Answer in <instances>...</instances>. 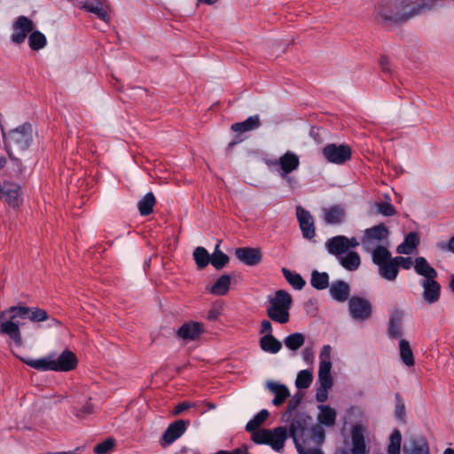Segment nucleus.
Instances as JSON below:
<instances>
[{
    "label": "nucleus",
    "instance_id": "obj_51",
    "mask_svg": "<svg viewBox=\"0 0 454 454\" xmlns=\"http://www.w3.org/2000/svg\"><path fill=\"white\" fill-rule=\"evenodd\" d=\"M332 387V385H322L320 384L317 389L316 399L319 403H325L328 397V390Z\"/></svg>",
    "mask_w": 454,
    "mask_h": 454
},
{
    "label": "nucleus",
    "instance_id": "obj_60",
    "mask_svg": "<svg viewBox=\"0 0 454 454\" xmlns=\"http://www.w3.org/2000/svg\"><path fill=\"white\" fill-rule=\"evenodd\" d=\"M283 180H285L292 188L296 184L294 177L291 176L293 172H279Z\"/></svg>",
    "mask_w": 454,
    "mask_h": 454
},
{
    "label": "nucleus",
    "instance_id": "obj_25",
    "mask_svg": "<svg viewBox=\"0 0 454 454\" xmlns=\"http://www.w3.org/2000/svg\"><path fill=\"white\" fill-rule=\"evenodd\" d=\"M300 164V159L297 154L291 151H287L278 160L270 161L269 166L278 167L279 166L280 170H296Z\"/></svg>",
    "mask_w": 454,
    "mask_h": 454
},
{
    "label": "nucleus",
    "instance_id": "obj_7",
    "mask_svg": "<svg viewBox=\"0 0 454 454\" xmlns=\"http://www.w3.org/2000/svg\"><path fill=\"white\" fill-rule=\"evenodd\" d=\"M269 306L267 316L275 323L286 324L290 320V309L293 304L291 294L280 289L275 292L274 296L268 298Z\"/></svg>",
    "mask_w": 454,
    "mask_h": 454
},
{
    "label": "nucleus",
    "instance_id": "obj_53",
    "mask_svg": "<svg viewBox=\"0 0 454 454\" xmlns=\"http://www.w3.org/2000/svg\"><path fill=\"white\" fill-rule=\"evenodd\" d=\"M223 310L222 305H214L212 306L207 314V319L209 321H215L218 317L221 315Z\"/></svg>",
    "mask_w": 454,
    "mask_h": 454
},
{
    "label": "nucleus",
    "instance_id": "obj_64",
    "mask_svg": "<svg viewBox=\"0 0 454 454\" xmlns=\"http://www.w3.org/2000/svg\"><path fill=\"white\" fill-rule=\"evenodd\" d=\"M443 454H454V450L453 449H450V448H447Z\"/></svg>",
    "mask_w": 454,
    "mask_h": 454
},
{
    "label": "nucleus",
    "instance_id": "obj_62",
    "mask_svg": "<svg viewBox=\"0 0 454 454\" xmlns=\"http://www.w3.org/2000/svg\"><path fill=\"white\" fill-rule=\"evenodd\" d=\"M244 452V450H243ZM242 450H240V447L234 449L233 450H219L216 454H241Z\"/></svg>",
    "mask_w": 454,
    "mask_h": 454
},
{
    "label": "nucleus",
    "instance_id": "obj_36",
    "mask_svg": "<svg viewBox=\"0 0 454 454\" xmlns=\"http://www.w3.org/2000/svg\"><path fill=\"white\" fill-rule=\"evenodd\" d=\"M310 285L317 290H324L329 286V275L326 272L312 270Z\"/></svg>",
    "mask_w": 454,
    "mask_h": 454
},
{
    "label": "nucleus",
    "instance_id": "obj_24",
    "mask_svg": "<svg viewBox=\"0 0 454 454\" xmlns=\"http://www.w3.org/2000/svg\"><path fill=\"white\" fill-rule=\"evenodd\" d=\"M329 294L335 301L345 302L348 300L350 286L344 280H336L329 286Z\"/></svg>",
    "mask_w": 454,
    "mask_h": 454
},
{
    "label": "nucleus",
    "instance_id": "obj_18",
    "mask_svg": "<svg viewBox=\"0 0 454 454\" xmlns=\"http://www.w3.org/2000/svg\"><path fill=\"white\" fill-rule=\"evenodd\" d=\"M420 285L423 288L422 297L427 304H434L438 301L441 294V286L433 279H422Z\"/></svg>",
    "mask_w": 454,
    "mask_h": 454
},
{
    "label": "nucleus",
    "instance_id": "obj_52",
    "mask_svg": "<svg viewBox=\"0 0 454 454\" xmlns=\"http://www.w3.org/2000/svg\"><path fill=\"white\" fill-rule=\"evenodd\" d=\"M397 268H403V270H410L414 268V261L411 257L395 256Z\"/></svg>",
    "mask_w": 454,
    "mask_h": 454
},
{
    "label": "nucleus",
    "instance_id": "obj_34",
    "mask_svg": "<svg viewBox=\"0 0 454 454\" xmlns=\"http://www.w3.org/2000/svg\"><path fill=\"white\" fill-rule=\"evenodd\" d=\"M403 335L402 318L398 314L391 315L388 321L387 336L390 339L401 338Z\"/></svg>",
    "mask_w": 454,
    "mask_h": 454
},
{
    "label": "nucleus",
    "instance_id": "obj_32",
    "mask_svg": "<svg viewBox=\"0 0 454 454\" xmlns=\"http://www.w3.org/2000/svg\"><path fill=\"white\" fill-rule=\"evenodd\" d=\"M260 348L266 353L277 354L282 348V342L273 334H265L260 339Z\"/></svg>",
    "mask_w": 454,
    "mask_h": 454
},
{
    "label": "nucleus",
    "instance_id": "obj_39",
    "mask_svg": "<svg viewBox=\"0 0 454 454\" xmlns=\"http://www.w3.org/2000/svg\"><path fill=\"white\" fill-rule=\"evenodd\" d=\"M304 342L305 336L301 333H291L284 339L285 346L292 351L298 350L303 346Z\"/></svg>",
    "mask_w": 454,
    "mask_h": 454
},
{
    "label": "nucleus",
    "instance_id": "obj_49",
    "mask_svg": "<svg viewBox=\"0 0 454 454\" xmlns=\"http://www.w3.org/2000/svg\"><path fill=\"white\" fill-rule=\"evenodd\" d=\"M302 399V395L295 394L288 403L287 410L282 415V419L286 422H288L292 413L296 410L299 406Z\"/></svg>",
    "mask_w": 454,
    "mask_h": 454
},
{
    "label": "nucleus",
    "instance_id": "obj_9",
    "mask_svg": "<svg viewBox=\"0 0 454 454\" xmlns=\"http://www.w3.org/2000/svg\"><path fill=\"white\" fill-rule=\"evenodd\" d=\"M372 259L373 264L378 267V274L387 281H395L397 278L399 270L395 257L391 256L390 251H380Z\"/></svg>",
    "mask_w": 454,
    "mask_h": 454
},
{
    "label": "nucleus",
    "instance_id": "obj_41",
    "mask_svg": "<svg viewBox=\"0 0 454 454\" xmlns=\"http://www.w3.org/2000/svg\"><path fill=\"white\" fill-rule=\"evenodd\" d=\"M332 369V362H319V369H318V380L322 385H332L333 386V378L331 375Z\"/></svg>",
    "mask_w": 454,
    "mask_h": 454
},
{
    "label": "nucleus",
    "instance_id": "obj_8",
    "mask_svg": "<svg viewBox=\"0 0 454 454\" xmlns=\"http://www.w3.org/2000/svg\"><path fill=\"white\" fill-rule=\"evenodd\" d=\"M0 200L12 208H18L23 203L21 185L9 180L4 172H0Z\"/></svg>",
    "mask_w": 454,
    "mask_h": 454
},
{
    "label": "nucleus",
    "instance_id": "obj_15",
    "mask_svg": "<svg viewBox=\"0 0 454 454\" xmlns=\"http://www.w3.org/2000/svg\"><path fill=\"white\" fill-rule=\"evenodd\" d=\"M366 429L364 426L356 424L351 427L350 437L351 447L350 454H369L370 448L365 442Z\"/></svg>",
    "mask_w": 454,
    "mask_h": 454
},
{
    "label": "nucleus",
    "instance_id": "obj_33",
    "mask_svg": "<svg viewBox=\"0 0 454 454\" xmlns=\"http://www.w3.org/2000/svg\"><path fill=\"white\" fill-rule=\"evenodd\" d=\"M399 355L401 361L403 364L408 367H411L414 365V356L412 350L411 348L409 341L404 339H400L399 340Z\"/></svg>",
    "mask_w": 454,
    "mask_h": 454
},
{
    "label": "nucleus",
    "instance_id": "obj_6",
    "mask_svg": "<svg viewBox=\"0 0 454 454\" xmlns=\"http://www.w3.org/2000/svg\"><path fill=\"white\" fill-rule=\"evenodd\" d=\"M389 231L384 223H379L364 231L361 246L364 252L370 254L372 259L380 251H389Z\"/></svg>",
    "mask_w": 454,
    "mask_h": 454
},
{
    "label": "nucleus",
    "instance_id": "obj_38",
    "mask_svg": "<svg viewBox=\"0 0 454 454\" xmlns=\"http://www.w3.org/2000/svg\"><path fill=\"white\" fill-rule=\"evenodd\" d=\"M282 273L286 280L296 290H301L304 287L306 282L302 277L296 272H293L286 268L282 269Z\"/></svg>",
    "mask_w": 454,
    "mask_h": 454
},
{
    "label": "nucleus",
    "instance_id": "obj_59",
    "mask_svg": "<svg viewBox=\"0 0 454 454\" xmlns=\"http://www.w3.org/2000/svg\"><path fill=\"white\" fill-rule=\"evenodd\" d=\"M261 333L272 334V325L269 320H262L261 323Z\"/></svg>",
    "mask_w": 454,
    "mask_h": 454
},
{
    "label": "nucleus",
    "instance_id": "obj_3",
    "mask_svg": "<svg viewBox=\"0 0 454 454\" xmlns=\"http://www.w3.org/2000/svg\"><path fill=\"white\" fill-rule=\"evenodd\" d=\"M297 413L291 419L289 426L291 425L293 419L299 415ZM307 415L306 413H304ZM270 413L268 410L262 409L256 415L254 416L246 425V430L249 433H252L251 440L255 444H266L271 447V449L277 452H282L285 447L286 440L287 439L288 433H290V427H288V431L284 427H278L274 429H266L259 427L265 422L268 419Z\"/></svg>",
    "mask_w": 454,
    "mask_h": 454
},
{
    "label": "nucleus",
    "instance_id": "obj_1",
    "mask_svg": "<svg viewBox=\"0 0 454 454\" xmlns=\"http://www.w3.org/2000/svg\"><path fill=\"white\" fill-rule=\"evenodd\" d=\"M439 0H387L376 6V20L384 27L400 25L437 5Z\"/></svg>",
    "mask_w": 454,
    "mask_h": 454
},
{
    "label": "nucleus",
    "instance_id": "obj_22",
    "mask_svg": "<svg viewBox=\"0 0 454 454\" xmlns=\"http://www.w3.org/2000/svg\"><path fill=\"white\" fill-rule=\"evenodd\" d=\"M346 212L340 205H332L323 208V219L329 225H339L344 222Z\"/></svg>",
    "mask_w": 454,
    "mask_h": 454
},
{
    "label": "nucleus",
    "instance_id": "obj_2",
    "mask_svg": "<svg viewBox=\"0 0 454 454\" xmlns=\"http://www.w3.org/2000/svg\"><path fill=\"white\" fill-rule=\"evenodd\" d=\"M309 415L299 414L290 425V433L299 454H323L318 446L325 440V431L318 426H311Z\"/></svg>",
    "mask_w": 454,
    "mask_h": 454
},
{
    "label": "nucleus",
    "instance_id": "obj_16",
    "mask_svg": "<svg viewBox=\"0 0 454 454\" xmlns=\"http://www.w3.org/2000/svg\"><path fill=\"white\" fill-rule=\"evenodd\" d=\"M79 8L94 14L98 19L108 22V5L106 0H84L79 3Z\"/></svg>",
    "mask_w": 454,
    "mask_h": 454
},
{
    "label": "nucleus",
    "instance_id": "obj_40",
    "mask_svg": "<svg viewBox=\"0 0 454 454\" xmlns=\"http://www.w3.org/2000/svg\"><path fill=\"white\" fill-rule=\"evenodd\" d=\"M47 44L45 35L39 30H33L28 35V45L33 51H39Z\"/></svg>",
    "mask_w": 454,
    "mask_h": 454
},
{
    "label": "nucleus",
    "instance_id": "obj_42",
    "mask_svg": "<svg viewBox=\"0 0 454 454\" xmlns=\"http://www.w3.org/2000/svg\"><path fill=\"white\" fill-rule=\"evenodd\" d=\"M193 258L199 269H204L211 263V255L202 247H198L193 251Z\"/></svg>",
    "mask_w": 454,
    "mask_h": 454
},
{
    "label": "nucleus",
    "instance_id": "obj_5",
    "mask_svg": "<svg viewBox=\"0 0 454 454\" xmlns=\"http://www.w3.org/2000/svg\"><path fill=\"white\" fill-rule=\"evenodd\" d=\"M3 138L9 157L15 160L16 166H20L19 159L14 157V152H23L27 150L33 141V128L28 122H25L6 134L2 129Z\"/></svg>",
    "mask_w": 454,
    "mask_h": 454
},
{
    "label": "nucleus",
    "instance_id": "obj_28",
    "mask_svg": "<svg viewBox=\"0 0 454 454\" xmlns=\"http://www.w3.org/2000/svg\"><path fill=\"white\" fill-rule=\"evenodd\" d=\"M319 413L317 415V421L320 425L330 427L334 426L337 417L336 411L329 405H318Z\"/></svg>",
    "mask_w": 454,
    "mask_h": 454
},
{
    "label": "nucleus",
    "instance_id": "obj_12",
    "mask_svg": "<svg viewBox=\"0 0 454 454\" xmlns=\"http://www.w3.org/2000/svg\"><path fill=\"white\" fill-rule=\"evenodd\" d=\"M35 24L32 20L27 16H19L12 23V34L11 35V41L16 45H20L25 42L27 37L34 30Z\"/></svg>",
    "mask_w": 454,
    "mask_h": 454
},
{
    "label": "nucleus",
    "instance_id": "obj_23",
    "mask_svg": "<svg viewBox=\"0 0 454 454\" xmlns=\"http://www.w3.org/2000/svg\"><path fill=\"white\" fill-rule=\"evenodd\" d=\"M339 264L348 271H356L361 265V257L356 251H348L333 255Z\"/></svg>",
    "mask_w": 454,
    "mask_h": 454
},
{
    "label": "nucleus",
    "instance_id": "obj_48",
    "mask_svg": "<svg viewBox=\"0 0 454 454\" xmlns=\"http://www.w3.org/2000/svg\"><path fill=\"white\" fill-rule=\"evenodd\" d=\"M115 446V440L113 437H108L103 442L98 443L93 451L95 454H108L110 453Z\"/></svg>",
    "mask_w": 454,
    "mask_h": 454
},
{
    "label": "nucleus",
    "instance_id": "obj_14",
    "mask_svg": "<svg viewBox=\"0 0 454 454\" xmlns=\"http://www.w3.org/2000/svg\"><path fill=\"white\" fill-rule=\"evenodd\" d=\"M53 359V372H68L74 370L78 365L76 355L70 349H65L59 355L51 354Z\"/></svg>",
    "mask_w": 454,
    "mask_h": 454
},
{
    "label": "nucleus",
    "instance_id": "obj_46",
    "mask_svg": "<svg viewBox=\"0 0 454 454\" xmlns=\"http://www.w3.org/2000/svg\"><path fill=\"white\" fill-rule=\"evenodd\" d=\"M313 380L312 372L309 370H301L298 372L295 386L297 388L305 389L308 388Z\"/></svg>",
    "mask_w": 454,
    "mask_h": 454
},
{
    "label": "nucleus",
    "instance_id": "obj_54",
    "mask_svg": "<svg viewBox=\"0 0 454 454\" xmlns=\"http://www.w3.org/2000/svg\"><path fill=\"white\" fill-rule=\"evenodd\" d=\"M395 415L398 419H403L405 413L404 404L399 394L395 395Z\"/></svg>",
    "mask_w": 454,
    "mask_h": 454
},
{
    "label": "nucleus",
    "instance_id": "obj_61",
    "mask_svg": "<svg viewBox=\"0 0 454 454\" xmlns=\"http://www.w3.org/2000/svg\"><path fill=\"white\" fill-rule=\"evenodd\" d=\"M380 66L384 72H388V59L387 57H382L380 59Z\"/></svg>",
    "mask_w": 454,
    "mask_h": 454
},
{
    "label": "nucleus",
    "instance_id": "obj_57",
    "mask_svg": "<svg viewBox=\"0 0 454 454\" xmlns=\"http://www.w3.org/2000/svg\"><path fill=\"white\" fill-rule=\"evenodd\" d=\"M332 348L330 345H324L320 350V361L331 362Z\"/></svg>",
    "mask_w": 454,
    "mask_h": 454
},
{
    "label": "nucleus",
    "instance_id": "obj_21",
    "mask_svg": "<svg viewBox=\"0 0 454 454\" xmlns=\"http://www.w3.org/2000/svg\"><path fill=\"white\" fill-rule=\"evenodd\" d=\"M189 421L183 419L171 423L164 432L161 440L167 444H172L176 440L183 435L185 432Z\"/></svg>",
    "mask_w": 454,
    "mask_h": 454
},
{
    "label": "nucleus",
    "instance_id": "obj_35",
    "mask_svg": "<svg viewBox=\"0 0 454 454\" xmlns=\"http://www.w3.org/2000/svg\"><path fill=\"white\" fill-rule=\"evenodd\" d=\"M231 286V278L229 275H222L216 279L215 284L211 286L210 292L215 295H225Z\"/></svg>",
    "mask_w": 454,
    "mask_h": 454
},
{
    "label": "nucleus",
    "instance_id": "obj_11",
    "mask_svg": "<svg viewBox=\"0 0 454 454\" xmlns=\"http://www.w3.org/2000/svg\"><path fill=\"white\" fill-rule=\"evenodd\" d=\"M322 154L328 162L341 165L351 159L352 149L347 144H328L322 149Z\"/></svg>",
    "mask_w": 454,
    "mask_h": 454
},
{
    "label": "nucleus",
    "instance_id": "obj_50",
    "mask_svg": "<svg viewBox=\"0 0 454 454\" xmlns=\"http://www.w3.org/2000/svg\"><path fill=\"white\" fill-rule=\"evenodd\" d=\"M375 207L377 212L384 216H392L396 213V210L390 200L376 202Z\"/></svg>",
    "mask_w": 454,
    "mask_h": 454
},
{
    "label": "nucleus",
    "instance_id": "obj_29",
    "mask_svg": "<svg viewBox=\"0 0 454 454\" xmlns=\"http://www.w3.org/2000/svg\"><path fill=\"white\" fill-rule=\"evenodd\" d=\"M261 126V120L258 114L249 116L244 121L236 122L231 125V129L238 133L242 134L245 132L252 131Z\"/></svg>",
    "mask_w": 454,
    "mask_h": 454
},
{
    "label": "nucleus",
    "instance_id": "obj_27",
    "mask_svg": "<svg viewBox=\"0 0 454 454\" xmlns=\"http://www.w3.org/2000/svg\"><path fill=\"white\" fill-rule=\"evenodd\" d=\"M266 387L275 395L272 400V403L275 406L283 404L286 399L290 395L288 387L278 382L268 381Z\"/></svg>",
    "mask_w": 454,
    "mask_h": 454
},
{
    "label": "nucleus",
    "instance_id": "obj_31",
    "mask_svg": "<svg viewBox=\"0 0 454 454\" xmlns=\"http://www.w3.org/2000/svg\"><path fill=\"white\" fill-rule=\"evenodd\" d=\"M419 238L416 232H410L404 238L403 242L396 247V252L400 254H410L419 246Z\"/></svg>",
    "mask_w": 454,
    "mask_h": 454
},
{
    "label": "nucleus",
    "instance_id": "obj_17",
    "mask_svg": "<svg viewBox=\"0 0 454 454\" xmlns=\"http://www.w3.org/2000/svg\"><path fill=\"white\" fill-rule=\"evenodd\" d=\"M296 215L300 224L302 236L307 239H311L315 237V226L312 215L308 210H305L301 206L296 207Z\"/></svg>",
    "mask_w": 454,
    "mask_h": 454
},
{
    "label": "nucleus",
    "instance_id": "obj_26",
    "mask_svg": "<svg viewBox=\"0 0 454 454\" xmlns=\"http://www.w3.org/2000/svg\"><path fill=\"white\" fill-rule=\"evenodd\" d=\"M414 271L423 279H433L437 278V271L423 256H418L414 260Z\"/></svg>",
    "mask_w": 454,
    "mask_h": 454
},
{
    "label": "nucleus",
    "instance_id": "obj_20",
    "mask_svg": "<svg viewBox=\"0 0 454 454\" xmlns=\"http://www.w3.org/2000/svg\"><path fill=\"white\" fill-rule=\"evenodd\" d=\"M235 255L247 266L257 265L262 261V253L259 248L239 247L235 250Z\"/></svg>",
    "mask_w": 454,
    "mask_h": 454
},
{
    "label": "nucleus",
    "instance_id": "obj_55",
    "mask_svg": "<svg viewBox=\"0 0 454 454\" xmlns=\"http://www.w3.org/2000/svg\"><path fill=\"white\" fill-rule=\"evenodd\" d=\"M436 247L439 250L442 252H451L454 254V236L450 238L448 242H438Z\"/></svg>",
    "mask_w": 454,
    "mask_h": 454
},
{
    "label": "nucleus",
    "instance_id": "obj_43",
    "mask_svg": "<svg viewBox=\"0 0 454 454\" xmlns=\"http://www.w3.org/2000/svg\"><path fill=\"white\" fill-rule=\"evenodd\" d=\"M27 315L26 318L29 319L31 322H43L49 319V315L46 310L40 309L38 307H27Z\"/></svg>",
    "mask_w": 454,
    "mask_h": 454
},
{
    "label": "nucleus",
    "instance_id": "obj_45",
    "mask_svg": "<svg viewBox=\"0 0 454 454\" xmlns=\"http://www.w3.org/2000/svg\"><path fill=\"white\" fill-rule=\"evenodd\" d=\"M94 405L91 403L90 399L85 401L81 406H74L73 408V414L78 419H82L94 412Z\"/></svg>",
    "mask_w": 454,
    "mask_h": 454
},
{
    "label": "nucleus",
    "instance_id": "obj_44",
    "mask_svg": "<svg viewBox=\"0 0 454 454\" xmlns=\"http://www.w3.org/2000/svg\"><path fill=\"white\" fill-rule=\"evenodd\" d=\"M401 442L402 434L398 429H395L390 437L387 445L388 454H400L401 453Z\"/></svg>",
    "mask_w": 454,
    "mask_h": 454
},
{
    "label": "nucleus",
    "instance_id": "obj_56",
    "mask_svg": "<svg viewBox=\"0 0 454 454\" xmlns=\"http://www.w3.org/2000/svg\"><path fill=\"white\" fill-rule=\"evenodd\" d=\"M411 454H429V448L426 442L414 444Z\"/></svg>",
    "mask_w": 454,
    "mask_h": 454
},
{
    "label": "nucleus",
    "instance_id": "obj_30",
    "mask_svg": "<svg viewBox=\"0 0 454 454\" xmlns=\"http://www.w3.org/2000/svg\"><path fill=\"white\" fill-rule=\"evenodd\" d=\"M21 361L27 365L42 372L52 371L53 372V359L52 356L49 354L46 356L39 359L21 358Z\"/></svg>",
    "mask_w": 454,
    "mask_h": 454
},
{
    "label": "nucleus",
    "instance_id": "obj_13",
    "mask_svg": "<svg viewBox=\"0 0 454 454\" xmlns=\"http://www.w3.org/2000/svg\"><path fill=\"white\" fill-rule=\"evenodd\" d=\"M348 312L350 316L358 321L367 320L372 313L370 301L359 296H352L348 299Z\"/></svg>",
    "mask_w": 454,
    "mask_h": 454
},
{
    "label": "nucleus",
    "instance_id": "obj_58",
    "mask_svg": "<svg viewBox=\"0 0 454 454\" xmlns=\"http://www.w3.org/2000/svg\"><path fill=\"white\" fill-rule=\"evenodd\" d=\"M196 406V403H189V402H182V403H179L176 407H175V410H174V414L175 415H178L180 413H182L183 411L192 408V407H195Z\"/></svg>",
    "mask_w": 454,
    "mask_h": 454
},
{
    "label": "nucleus",
    "instance_id": "obj_47",
    "mask_svg": "<svg viewBox=\"0 0 454 454\" xmlns=\"http://www.w3.org/2000/svg\"><path fill=\"white\" fill-rule=\"evenodd\" d=\"M219 245L216 246L215 252L211 255V264L216 269H223L229 262L227 254L218 249Z\"/></svg>",
    "mask_w": 454,
    "mask_h": 454
},
{
    "label": "nucleus",
    "instance_id": "obj_10",
    "mask_svg": "<svg viewBox=\"0 0 454 454\" xmlns=\"http://www.w3.org/2000/svg\"><path fill=\"white\" fill-rule=\"evenodd\" d=\"M361 245L356 237L348 238L344 235H337L328 239L325 243V248L331 255H338L340 253L353 251L352 249Z\"/></svg>",
    "mask_w": 454,
    "mask_h": 454
},
{
    "label": "nucleus",
    "instance_id": "obj_37",
    "mask_svg": "<svg viewBox=\"0 0 454 454\" xmlns=\"http://www.w3.org/2000/svg\"><path fill=\"white\" fill-rule=\"evenodd\" d=\"M155 197L153 192H147L137 203V207L141 215H148L153 210Z\"/></svg>",
    "mask_w": 454,
    "mask_h": 454
},
{
    "label": "nucleus",
    "instance_id": "obj_4",
    "mask_svg": "<svg viewBox=\"0 0 454 454\" xmlns=\"http://www.w3.org/2000/svg\"><path fill=\"white\" fill-rule=\"evenodd\" d=\"M27 311V306H11L0 312V333L18 347L23 343L19 319H26Z\"/></svg>",
    "mask_w": 454,
    "mask_h": 454
},
{
    "label": "nucleus",
    "instance_id": "obj_19",
    "mask_svg": "<svg viewBox=\"0 0 454 454\" xmlns=\"http://www.w3.org/2000/svg\"><path fill=\"white\" fill-rule=\"evenodd\" d=\"M204 332V325L200 322L190 321L184 323L177 330V336L184 340H195Z\"/></svg>",
    "mask_w": 454,
    "mask_h": 454
},
{
    "label": "nucleus",
    "instance_id": "obj_63",
    "mask_svg": "<svg viewBox=\"0 0 454 454\" xmlns=\"http://www.w3.org/2000/svg\"><path fill=\"white\" fill-rule=\"evenodd\" d=\"M450 289L451 290V292L454 293V274L450 276Z\"/></svg>",
    "mask_w": 454,
    "mask_h": 454
}]
</instances>
